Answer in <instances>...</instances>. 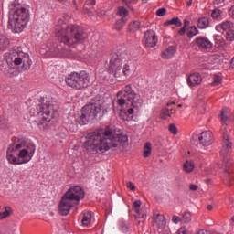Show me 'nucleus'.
Returning a JSON list of instances; mask_svg holds the SVG:
<instances>
[{
  "label": "nucleus",
  "mask_w": 234,
  "mask_h": 234,
  "mask_svg": "<svg viewBox=\"0 0 234 234\" xmlns=\"http://www.w3.org/2000/svg\"><path fill=\"white\" fill-rule=\"evenodd\" d=\"M189 25H191V22L189 21V19H185L184 27L181 28V30H187V28L189 27Z\"/></svg>",
  "instance_id": "nucleus-43"
},
{
  "label": "nucleus",
  "mask_w": 234,
  "mask_h": 234,
  "mask_svg": "<svg viewBox=\"0 0 234 234\" xmlns=\"http://www.w3.org/2000/svg\"><path fill=\"white\" fill-rule=\"evenodd\" d=\"M191 5H193V0H188L186 2V6H191Z\"/></svg>",
  "instance_id": "nucleus-54"
},
{
  "label": "nucleus",
  "mask_w": 234,
  "mask_h": 234,
  "mask_svg": "<svg viewBox=\"0 0 234 234\" xmlns=\"http://www.w3.org/2000/svg\"><path fill=\"white\" fill-rule=\"evenodd\" d=\"M190 28H193L194 30H197V27L191 26Z\"/></svg>",
  "instance_id": "nucleus-58"
},
{
  "label": "nucleus",
  "mask_w": 234,
  "mask_h": 234,
  "mask_svg": "<svg viewBox=\"0 0 234 234\" xmlns=\"http://www.w3.org/2000/svg\"><path fill=\"white\" fill-rule=\"evenodd\" d=\"M176 54V46L172 45L161 52V58L163 59H173Z\"/></svg>",
  "instance_id": "nucleus-18"
},
{
  "label": "nucleus",
  "mask_w": 234,
  "mask_h": 234,
  "mask_svg": "<svg viewBox=\"0 0 234 234\" xmlns=\"http://www.w3.org/2000/svg\"><path fill=\"white\" fill-rule=\"evenodd\" d=\"M36 154V144L25 137H15L8 145L5 158L11 165L28 164Z\"/></svg>",
  "instance_id": "nucleus-2"
},
{
  "label": "nucleus",
  "mask_w": 234,
  "mask_h": 234,
  "mask_svg": "<svg viewBox=\"0 0 234 234\" xmlns=\"http://www.w3.org/2000/svg\"><path fill=\"white\" fill-rule=\"evenodd\" d=\"M57 30H80V26L78 25H69L67 26L63 19H59L57 24Z\"/></svg>",
  "instance_id": "nucleus-20"
},
{
  "label": "nucleus",
  "mask_w": 234,
  "mask_h": 234,
  "mask_svg": "<svg viewBox=\"0 0 234 234\" xmlns=\"http://www.w3.org/2000/svg\"><path fill=\"white\" fill-rule=\"evenodd\" d=\"M220 10H218V9H215L213 12H212V14H211V16H212V17H213V19H219L220 18Z\"/></svg>",
  "instance_id": "nucleus-41"
},
{
  "label": "nucleus",
  "mask_w": 234,
  "mask_h": 234,
  "mask_svg": "<svg viewBox=\"0 0 234 234\" xmlns=\"http://www.w3.org/2000/svg\"><path fill=\"white\" fill-rule=\"evenodd\" d=\"M189 189L190 191H197V189H198V186L197 185H190Z\"/></svg>",
  "instance_id": "nucleus-49"
},
{
  "label": "nucleus",
  "mask_w": 234,
  "mask_h": 234,
  "mask_svg": "<svg viewBox=\"0 0 234 234\" xmlns=\"http://www.w3.org/2000/svg\"><path fill=\"white\" fill-rule=\"evenodd\" d=\"M172 41H173V38H171V37H165L163 39L164 45H171Z\"/></svg>",
  "instance_id": "nucleus-44"
},
{
  "label": "nucleus",
  "mask_w": 234,
  "mask_h": 234,
  "mask_svg": "<svg viewBox=\"0 0 234 234\" xmlns=\"http://www.w3.org/2000/svg\"><path fill=\"white\" fill-rule=\"evenodd\" d=\"M199 144L203 147H209L213 144V133L211 131L202 132L199 135Z\"/></svg>",
  "instance_id": "nucleus-17"
},
{
  "label": "nucleus",
  "mask_w": 234,
  "mask_h": 234,
  "mask_svg": "<svg viewBox=\"0 0 234 234\" xmlns=\"http://www.w3.org/2000/svg\"><path fill=\"white\" fill-rule=\"evenodd\" d=\"M122 3H124V5H130V3H133V0H122Z\"/></svg>",
  "instance_id": "nucleus-53"
},
{
  "label": "nucleus",
  "mask_w": 234,
  "mask_h": 234,
  "mask_svg": "<svg viewBox=\"0 0 234 234\" xmlns=\"http://www.w3.org/2000/svg\"><path fill=\"white\" fill-rule=\"evenodd\" d=\"M165 14H167V9L165 8H159L156 11V16H158L159 17H164V16H165Z\"/></svg>",
  "instance_id": "nucleus-40"
},
{
  "label": "nucleus",
  "mask_w": 234,
  "mask_h": 234,
  "mask_svg": "<svg viewBox=\"0 0 234 234\" xmlns=\"http://www.w3.org/2000/svg\"><path fill=\"white\" fill-rule=\"evenodd\" d=\"M198 28H207L209 27V19L207 17L199 18L197 21Z\"/></svg>",
  "instance_id": "nucleus-28"
},
{
  "label": "nucleus",
  "mask_w": 234,
  "mask_h": 234,
  "mask_svg": "<svg viewBox=\"0 0 234 234\" xmlns=\"http://www.w3.org/2000/svg\"><path fill=\"white\" fill-rule=\"evenodd\" d=\"M183 169L185 173H193L195 171V162L186 161L183 165Z\"/></svg>",
  "instance_id": "nucleus-26"
},
{
  "label": "nucleus",
  "mask_w": 234,
  "mask_h": 234,
  "mask_svg": "<svg viewBox=\"0 0 234 234\" xmlns=\"http://www.w3.org/2000/svg\"><path fill=\"white\" fill-rule=\"evenodd\" d=\"M171 116V112H169V109L164 108L161 110L160 118L162 120H167Z\"/></svg>",
  "instance_id": "nucleus-36"
},
{
  "label": "nucleus",
  "mask_w": 234,
  "mask_h": 234,
  "mask_svg": "<svg viewBox=\"0 0 234 234\" xmlns=\"http://www.w3.org/2000/svg\"><path fill=\"white\" fill-rule=\"evenodd\" d=\"M143 3H147V0H143Z\"/></svg>",
  "instance_id": "nucleus-59"
},
{
  "label": "nucleus",
  "mask_w": 234,
  "mask_h": 234,
  "mask_svg": "<svg viewBox=\"0 0 234 234\" xmlns=\"http://www.w3.org/2000/svg\"><path fill=\"white\" fill-rule=\"evenodd\" d=\"M41 109L42 110L37 112V116L43 120V122H50L53 118L52 112H54V106L48 101L43 104Z\"/></svg>",
  "instance_id": "nucleus-14"
},
{
  "label": "nucleus",
  "mask_w": 234,
  "mask_h": 234,
  "mask_svg": "<svg viewBox=\"0 0 234 234\" xmlns=\"http://www.w3.org/2000/svg\"><path fill=\"white\" fill-rule=\"evenodd\" d=\"M220 83H222V77L218 75L214 76L212 86L217 87V85H220Z\"/></svg>",
  "instance_id": "nucleus-38"
},
{
  "label": "nucleus",
  "mask_w": 234,
  "mask_h": 234,
  "mask_svg": "<svg viewBox=\"0 0 234 234\" xmlns=\"http://www.w3.org/2000/svg\"><path fill=\"white\" fill-rule=\"evenodd\" d=\"M140 28H143L142 23L138 20H133L130 22L129 24V30H140Z\"/></svg>",
  "instance_id": "nucleus-30"
},
{
  "label": "nucleus",
  "mask_w": 234,
  "mask_h": 234,
  "mask_svg": "<svg viewBox=\"0 0 234 234\" xmlns=\"http://www.w3.org/2000/svg\"><path fill=\"white\" fill-rule=\"evenodd\" d=\"M230 14H231L232 17H234V6L231 7Z\"/></svg>",
  "instance_id": "nucleus-55"
},
{
  "label": "nucleus",
  "mask_w": 234,
  "mask_h": 234,
  "mask_svg": "<svg viewBox=\"0 0 234 234\" xmlns=\"http://www.w3.org/2000/svg\"><path fill=\"white\" fill-rule=\"evenodd\" d=\"M229 109L224 108L221 110L220 121L222 123V134H223V145L221 149V156L226 158L229 153H231V142H229V129H228V122H229Z\"/></svg>",
  "instance_id": "nucleus-6"
},
{
  "label": "nucleus",
  "mask_w": 234,
  "mask_h": 234,
  "mask_svg": "<svg viewBox=\"0 0 234 234\" xmlns=\"http://www.w3.org/2000/svg\"><path fill=\"white\" fill-rule=\"evenodd\" d=\"M90 79L89 74L85 71L80 72H71L66 77V83L71 89H76L77 90H81L85 87H89Z\"/></svg>",
  "instance_id": "nucleus-7"
},
{
  "label": "nucleus",
  "mask_w": 234,
  "mask_h": 234,
  "mask_svg": "<svg viewBox=\"0 0 234 234\" xmlns=\"http://www.w3.org/2000/svg\"><path fill=\"white\" fill-rule=\"evenodd\" d=\"M127 145H129V136L114 125L89 133L84 143V147L89 153L99 154L114 151V149H125Z\"/></svg>",
  "instance_id": "nucleus-1"
},
{
  "label": "nucleus",
  "mask_w": 234,
  "mask_h": 234,
  "mask_svg": "<svg viewBox=\"0 0 234 234\" xmlns=\"http://www.w3.org/2000/svg\"><path fill=\"white\" fill-rule=\"evenodd\" d=\"M12 215V207H5L4 212H0V220H3L5 218H8Z\"/></svg>",
  "instance_id": "nucleus-31"
},
{
  "label": "nucleus",
  "mask_w": 234,
  "mask_h": 234,
  "mask_svg": "<svg viewBox=\"0 0 234 234\" xmlns=\"http://www.w3.org/2000/svg\"><path fill=\"white\" fill-rule=\"evenodd\" d=\"M29 17L28 9L15 1L9 6L8 30H25Z\"/></svg>",
  "instance_id": "nucleus-5"
},
{
  "label": "nucleus",
  "mask_w": 234,
  "mask_h": 234,
  "mask_svg": "<svg viewBox=\"0 0 234 234\" xmlns=\"http://www.w3.org/2000/svg\"><path fill=\"white\" fill-rule=\"evenodd\" d=\"M58 52L59 49L56 48V45H43L40 48V54L44 58H54Z\"/></svg>",
  "instance_id": "nucleus-16"
},
{
  "label": "nucleus",
  "mask_w": 234,
  "mask_h": 234,
  "mask_svg": "<svg viewBox=\"0 0 234 234\" xmlns=\"http://www.w3.org/2000/svg\"><path fill=\"white\" fill-rule=\"evenodd\" d=\"M123 67V55H112L108 72L113 74L114 78H122V69Z\"/></svg>",
  "instance_id": "nucleus-10"
},
{
  "label": "nucleus",
  "mask_w": 234,
  "mask_h": 234,
  "mask_svg": "<svg viewBox=\"0 0 234 234\" xmlns=\"http://www.w3.org/2000/svg\"><path fill=\"white\" fill-rule=\"evenodd\" d=\"M231 220H232V222H234V216L232 217Z\"/></svg>",
  "instance_id": "nucleus-60"
},
{
  "label": "nucleus",
  "mask_w": 234,
  "mask_h": 234,
  "mask_svg": "<svg viewBox=\"0 0 234 234\" xmlns=\"http://www.w3.org/2000/svg\"><path fill=\"white\" fill-rule=\"evenodd\" d=\"M81 222L82 226H89L92 222V214L90 211H84Z\"/></svg>",
  "instance_id": "nucleus-24"
},
{
  "label": "nucleus",
  "mask_w": 234,
  "mask_h": 234,
  "mask_svg": "<svg viewBox=\"0 0 234 234\" xmlns=\"http://www.w3.org/2000/svg\"><path fill=\"white\" fill-rule=\"evenodd\" d=\"M180 220L185 224H189V222H191V212H184Z\"/></svg>",
  "instance_id": "nucleus-35"
},
{
  "label": "nucleus",
  "mask_w": 234,
  "mask_h": 234,
  "mask_svg": "<svg viewBox=\"0 0 234 234\" xmlns=\"http://www.w3.org/2000/svg\"><path fill=\"white\" fill-rule=\"evenodd\" d=\"M227 41H234V30L225 31Z\"/></svg>",
  "instance_id": "nucleus-37"
},
{
  "label": "nucleus",
  "mask_w": 234,
  "mask_h": 234,
  "mask_svg": "<svg viewBox=\"0 0 234 234\" xmlns=\"http://www.w3.org/2000/svg\"><path fill=\"white\" fill-rule=\"evenodd\" d=\"M90 5L94 6V5H96V0H86V5L89 6Z\"/></svg>",
  "instance_id": "nucleus-45"
},
{
  "label": "nucleus",
  "mask_w": 234,
  "mask_h": 234,
  "mask_svg": "<svg viewBox=\"0 0 234 234\" xmlns=\"http://www.w3.org/2000/svg\"><path fill=\"white\" fill-rule=\"evenodd\" d=\"M76 205L75 203H72V201H69L65 197V196H62L61 201L58 205V211L60 215L67 216L69 213H70V209H72V207Z\"/></svg>",
  "instance_id": "nucleus-15"
},
{
  "label": "nucleus",
  "mask_w": 234,
  "mask_h": 234,
  "mask_svg": "<svg viewBox=\"0 0 234 234\" xmlns=\"http://www.w3.org/2000/svg\"><path fill=\"white\" fill-rule=\"evenodd\" d=\"M19 32H17V31H15V34H18Z\"/></svg>",
  "instance_id": "nucleus-61"
},
{
  "label": "nucleus",
  "mask_w": 234,
  "mask_h": 234,
  "mask_svg": "<svg viewBox=\"0 0 234 234\" xmlns=\"http://www.w3.org/2000/svg\"><path fill=\"white\" fill-rule=\"evenodd\" d=\"M10 47V39L6 36L0 35V50L5 52Z\"/></svg>",
  "instance_id": "nucleus-23"
},
{
  "label": "nucleus",
  "mask_w": 234,
  "mask_h": 234,
  "mask_svg": "<svg viewBox=\"0 0 234 234\" xmlns=\"http://www.w3.org/2000/svg\"><path fill=\"white\" fill-rule=\"evenodd\" d=\"M127 23V18L122 17L121 19L117 20L115 23V28L116 30H122L123 27H125V24Z\"/></svg>",
  "instance_id": "nucleus-32"
},
{
  "label": "nucleus",
  "mask_w": 234,
  "mask_h": 234,
  "mask_svg": "<svg viewBox=\"0 0 234 234\" xmlns=\"http://www.w3.org/2000/svg\"><path fill=\"white\" fill-rule=\"evenodd\" d=\"M207 209L208 211H211V209H213L212 205H208V206L207 207Z\"/></svg>",
  "instance_id": "nucleus-56"
},
{
  "label": "nucleus",
  "mask_w": 234,
  "mask_h": 234,
  "mask_svg": "<svg viewBox=\"0 0 234 234\" xmlns=\"http://www.w3.org/2000/svg\"><path fill=\"white\" fill-rule=\"evenodd\" d=\"M155 222L159 228H165V226L167 224L165 221V217L162 214H157L155 217Z\"/></svg>",
  "instance_id": "nucleus-27"
},
{
  "label": "nucleus",
  "mask_w": 234,
  "mask_h": 234,
  "mask_svg": "<svg viewBox=\"0 0 234 234\" xmlns=\"http://www.w3.org/2000/svg\"><path fill=\"white\" fill-rule=\"evenodd\" d=\"M197 234H209V231L204 230V229H200Z\"/></svg>",
  "instance_id": "nucleus-50"
},
{
  "label": "nucleus",
  "mask_w": 234,
  "mask_h": 234,
  "mask_svg": "<svg viewBox=\"0 0 234 234\" xmlns=\"http://www.w3.org/2000/svg\"><path fill=\"white\" fill-rule=\"evenodd\" d=\"M172 221L174 224H178V222H180V218L178 216H174Z\"/></svg>",
  "instance_id": "nucleus-47"
},
{
  "label": "nucleus",
  "mask_w": 234,
  "mask_h": 234,
  "mask_svg": "<svg viewBox=\"0 0 234 234\" xmlns=\"http://www.w3.org/2000/svg\"><path fill=\"white\" fill-rule=\"evenodd\" d=\"M127 187L128 189H131V191H134V184H133V182H128Z\"/></svg>",
  "instance_id": "nucleus-46"
},
{
  "label": "nucleus",
  "mask_w": 234,
  "mask_h": 234,
  "mask_svg": "<svg viewBox=\"0 0 234 234\" xmlns=\"http://www.w3.org/2000/svg\"><path fill=\"white\" fill-rule=\"evenodd\" d=\"M152 145L151 143H145L144 146L143 156L144 158H149L151 156Z\"/></svg>",
  "instance_id": "nucleus-29"
},
{
  "label": "nucleus",
  "mask_w": 234,
  "mask_h": 234,
  "mask_svg": "<svg viewBox=\"0 0 234 234\" xmlns=\"http://www.w3.org/2000/svg\"><path fill=\"white\" fill-rule=\"evenodd\" d=\"M165 27H169L171 25H174L175 27H182V20L178 18V16L173 17L170 20H167L166 22L164 23Z\"/></svg>",
  "instance_id": "nucleus-25"
},
{
  "label": "nucleus",
  "mask_w": 234,
  "mask_h": 234,
  "mask_svg": "<svg viewBox=\"0 0 234 234\" xmlns=\"http://www.w3.org/2000/svg\"><path fill=\"white\" fill-rule=\"evenodd\" d=\"M187 37H189V39L195 37V36L198 35V31L197 30H190V31H186Z\"/></svg>",
  "instance_id": "nucleus-42"
},
{
  "label": "nucleus",
  "mask_w": 234,
  "mask_h": 234,
  "mask_svg": "<svg viewBox=\"0 0 234 234\" xmlns=\"http://www.w3.org/2000/svg\"><path fill=\"white\" fill-rule=\"evenodd\" d=\"M143 43L146 48H154L158 45V37H156L154 30H147L144 33Z\"/></svg>",
  "instance_id": "nucleus-13"
},
{
  "label": "nucleus",
  "mask_w": 234,
  "mask_h": 234,
  "mask_svg": "<svg viewBox=\"0 0 234 234\" xmlns=\"http://www.w3.org/2000/svg\"><path fill=\"white\" fill-rule=\"evenodd\" d=\"M234 28V24L231 21H225L220 25L221 30H231Z\"/></svg>",
  "instance_id": "nucleus-33"
},
{
  "label": "nucleus",
  "mask_w": 234,
  "mask_h": 234,
  "mask_svg": "<svg viewBox=\"0 0 234 234\" xmlns=\"http://www.w3.org/2000/svg\"><path fill=\"white\" fill-rule=\"evenodd\" d=\"M179 34L180 36H184V34H186V30H179Z\"/></svg>",
  "instance_id": "nucleus-57"
},
{
  "label": "nucleus",
  "mask_w": 234,
  "mask_h": 234,
  "mask_svg": "<svg viewBox=\"0 0 234 234\" xmlns=\"http://www.w3.org/2000/svg\"><path fill=\"white\" fill-rule=\"evenodd\" d=\"M127 228L124 229V231H126Z\"/></svg>",
  "instance_id": "nucleus-62"
},
{
  "label": "nucleus",
  "mask_w": 234,
  "mask_h": 234,
  "mask_svg": "<svg viewBox=\"0 0 234 234\" xmlns=\"http://www.w3.org/2000/svg\"><path fill=\"white\" fill-rule=\"evenodd\" d=\"M226 0H214L215 5H222Z\"/></svg>",
  "instance_id": "nucleus-51"
},
{
  "label": "nucleus",
  "mask_w": 234,
  "mask_h": 234,
  "mask_svg": "<svg viewBox=\"0 0 234 234\" xmlns=\"http://www.w3.org/2000/svg\"><path fill=\"white\" fill-rule=\"evenodd\" d=\"M4 58L6 60L7 65L14 63V65L17 66L23 63L24 70H30V67H32V59H30V56L25 52L13 51L5 53Z\"/></svg>",
  "instance_id": "nucleus-8"
},
{
  "label": "nucleus",
  "mask_w": 234,
  "mask_h": 234,
  "mask_svg": "<svg viewBox=\"0 0 234 234\" xmlns=\"http://www.w3.org/2000/svg\"><path fill=\"white\" fill-rule=\"evenodd\" d=\"M202 83V75L193 73L187 78V85L190 87H198Z\"/></svg>",
  "instance_id": "nucleus-19"
},
{
  "label": "nucleus",
  "mask_w": 234,
  "mask_h": 234,
  "mask_svg": "<svg viewBox=\"0 0 234 234\" xmlns=\"http://www.w3.org/2000/svg\"><path fill=\"white\" fill-rule=\"evenodd\" d=\"M168 130L174 135L178 134V129L176 128V125L175 123L170 124L168 126Z\"/></svg>",
  "instance_id": "nucleus-39"
},
{
  "label": "nucleus",
  "mask_w": 234,
  "mask_h": 234,
  "mask_svg": "<svg viewBox=\"0 0 234 234\" xmlns=\"http://www.w3.org/2000/svg\"><path fill=\"white\" fill-rule=\"evenodd\" d=\"M111 108L109 102L100 99V97H95V99L81 109L80 115L76 118V122L80 125H87L90 120H95L101 112L102 116L107 114Z\"/></svg>",
  "instance_id": "nucleus-4"
},
{
  "label": "nucleus",
  "mask_w": 234,
  "mask_h": 234,
  "mask_svg": "<svg viewBox=\"0 0 234 234\" xmlns=\"http://www.w3.org/2000/svg\"><path fill=\"white\" fill-rule=\"evenodd\" d=\"M65 198L71 201L73 204H80L82 198H85V192L83 188L80 186H71L67 192L63 195Z\"/></svg>",
  "instance_id": "nucleus-11"
},
{
  "label": "nucleus",
  "mask_w": 234,
  "mask_h": 234,
  "mask_svg": "<svg viewBox=\"0 0 234 234\" xmlns=\"http://www.w3.org/2000/svg\"><path fill=\"white\" fill-rule=\"evenodd\" d=\"M117 103L121 107V112L128 116V120L134 118V112H138L144 105L142 96L133 90L131 85L125 86L117 93Z\"/></svg>",
  "instance_id": "nucleus-3"
},
{
  "label": "nucleus",
  "mask_w": 234,
  "mask_h": 234,
  "mask_svg": "<svg viewBox=\"0 0 234 234\" xmlns=\"http://www.w3.org/2000/svg\"><path fill=\"white\" fill-rule=\"evenodd\" d=\"M133 62L125 61L122 63V68L121 69L122 76H125L126 78L131 76V72H133Z\"/></svg>",
  "instance_id": "nucleus-22"
},
{
  "label": "nucleus",
  "mask_w": 234,
  "mask_h": 234,
  "mask_svg": "<svg viewBox=\"0 0 234 234\" xmlns=\"http://www.w3.org/2000/svg\"><path fill=\"white\" fill-rule=\"evenodd\" d=\"M177 234H188L187 229L181 228L178 229Z\"/></svg>",
  "instance_id": "nucleus-48"
},
{
  "label": "nucleus",
  "mask_w": 234,
  "mask_h": 234,
  "mask_svg": "<svg viewBox=\"0 0 234 234\" xmlns=\"http://www.w3.org/2000/svg\"><path fill=\"white\" fill-rule=\"evenodd\" d=\"M69 34H71L73 37H69V31L60 30L57 33V37L60 43L69 45V47H72V45H76V43H83L87 37V35H85L83 31H69Z\"/></svg>",
  "instance_id": "nucleus-9"
},
{
  "label": "nucleus",
  "mask_w": 234,
  "mask_h": 234,
  "mask_svg": "<svg viewBox=\"0 0 234 234\" xmlns=\"http://www.w3.org/2000/svg\"><path fill=\"white\" fill-rule=\"evenodd\" d=\"M117 14L118 16H120V17H124V19H127V16H129V11L125 7L120 6L118 8Z\"/></svg>",
  "instance_id": "nucleus-34"
},
{
  "label": "nucleus",
  "mask_w": 234,
  "mask_h": 234,
  "mask_svg": "<svg viewBox=\"0 0 234 234\" xmlns=\"http://www.w3.org/2000/svg\"><path fill=\"white\" fill-rule=\"evenodd\" d=\"M85 12L86 14H88V16H92V10L89 9V8H85Z\"/></svg>",
  "instance_id": "nucleus-52"
},
{
  "label": "nucleus",
  "mask_w": 234,
  "mask_h": 234,
  "mask_svg": "<svg viewBox=\"0 0 234 234\" xmlns=\"http://www.w3.org/2000/svg\"><path fill=\"white\" fill-rule=\"evenodd\" d=\"M196 45L199 47V48H204L205 50H207L208 48H211V47H213V44H211V41L204 37L197 38Z\"/></svg>",
  "instance_id": "nucleus-21"
},
{
  "label": "nucleus",
  "mask_w": 234,
  "mask_h": 234,
  "mask_svg": "<svg viewBox=\"0 0 234 234\" xmlns=\"http://www.w3.org/2000/svg\"><path fill=\"white\" fill-rule=\"evenodd\" d=\"M133 207L135 211V218L138 222H144L147 218V206H142V201L135 200L133 202Z\"/></svg>",
  "instance_id": "nucleus-12"
}]
</instances>
